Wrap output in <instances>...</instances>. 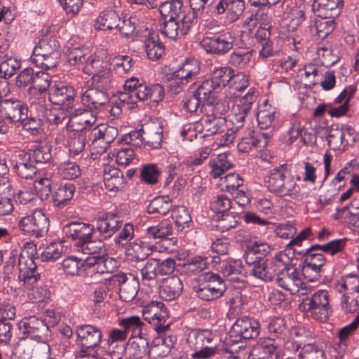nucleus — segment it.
Masks as SVG:
<instances>
[{
	"mask_svg": "<svg viewBox=\"0 0 359 359\" xmlns=\"http://www.w3.org/2000/svg\"><path fill=\"white\" fill-rule=\"evenodd\" d=\"M95 229L93 224L72 222L63 227V232L68 237L77 242L79 246L93 238Z\"/></svg>",
	"mask_w": 359,
	"mask_h": 359,
	"instance_id": "a211bd4d",
	"label": "nucleus"
},
{
	"mask_svg": "<svg viewBox=\"0 0 359 359\" xmlns=\"http://www.w3.org/2000/svg\"><path fill=\"white\" fill-rule=\"evenodd\" d=\"M10 184L6 179L0 181V215L10 214L13 210L11 200L8 197Z\"/></svg>",
	"mask_w": 359,
	"mask_h": 359,
	"instance_id": "5fc2aeb1",
	"label": "nucleus"
},
{
	"mask_svg": "<svg viewBox=\"0 0 359 359\" xmlns=\"http://www.w3.org/2000/svg\"><path fill=\"white\" fill-rule=\"evenodd\" d=\"M160 175L161 170L156 164H147L142 166L140 177L145 183L155 184L158 182Z\"/></svg>",
	"mask_w": 359,
	"mask_h": 359,
	"instance_id": "e2e57ef3",
	"label": "nucleus"
},
{
	"mask_svg": "<svg viewBox=\"0 0 359 359\" xmlns=\"http://www.w3.org/2000/svg\"><path fill=\"white\" fill-rule=\"evenodd\" d=\"M123 217L117 212H107L97 219L96 229L104 238L113 236L121 226Z\"/></svg>",
	"mask_w": 359,
	"mask_h": 359,
	"instance_id": "412c9836",
	"label": "nucleus"
},
{
	"mask_svg": "<svg viewBox=\"0 0 359 359\" xmlns=\"http://www.w3.org/2000/svg\"><path fill=\"white\" fill-rule=\"evenodd\" d=\"M316 18L311 21V28L322 39H325L335 27L334 18L323 17L320 11H316Z\"/></svg>",
	"mask_w": 359,
	"mask_h": 359,
	"instance_id": "c85d7f7f",
	"label": "nucleus"
},
{
	"mask_svg": "<svg viewBox=\"0 0 359 359\" xmlns=\"http://www.w3.org/2000/svg\"><path fill=\"white\" fill-rule=\"evenodd\" d=\"M243 271V264L240 260H230L224 263L221 267V272L224 277L231 282H238V275Z\"/></svg>",
	"mask_w": 359,
	"mask_h": 359,
	"instance_id": "de8ad7c7",
	"label": "nucleus"
},
{
	"mask_svg": "<svg viewBox=\"0 0 359 359\" xmlns=\"http://www.w3.org/2000/svg\"><path fill=\"white\" fill-rule=\"evenodd\" d=\"M74 117L77 119L78 123L82 126V131L90 128L97 121L96 116L91 111L85 109L76 110Z\"/></svg>",
	"mask_w": 359,
	"mask_h": 359,
	"instance_id": "69168bd1",
	"label": "nucleus"
},
{
	"mask_svg": "<svg viewBox=\"0 0 359 359\" xmlns=\"http://www.w3.org/2000/svg\"><path fill=\"white\" fill-rule=\"evenodd\" d=\"M215 11L221 15L225 12L230 22L237 20L245 10L244 0H219L216 4Z\"/></svg>",
	"mask_w": 359,
	"mask_h": 359,
	"instance_id": "393cba45",
	"label": "nucleus"
},
{
	"mask_svg": "<svg viewBox=\"0 0 359 359\" xmlns=\"http://www.w3.org/2000/svg\"><path fill=\"white\" fill-rule=\"evenodd\" d=\"M49 225L48 218L41 210H35L32 215L23 217L18 222L19 228L24 233L36 238L46 235Z\"/></svg>",
	"mask_w": 359,
	"mask_h": 359,
	"instance_id": "ddd939ff",
	"label": "nucleus"
},
{
	"mask_svg": "<svg viewBox=\"0 0 359 359\" xmlns=\"http://www.w3.org/2000/svg\"><path fill=\"white\" fill-rule=\"evenodd\" d=\"M213 339L212 333L208 330H193L187 337V343L194 350L203 348L211 343Z\"/></svg>",
	"mask_w": 359,
	"mask_h": 359,
	"instance_id": "f704fd0d",
	"label": "nucleus"
},
{
	"mask_svg": "<svg viewBox=\"0 0 359 359\" xmlns=\"http://www.w3.org/2000/svg\"><path fill=\"white\" fill-rule=\"evenodd\" d=\"M343 5V0H313L312 11H320L323 17L335 18L341 13Z\"/></svg>",
	"mask_w": 359,
	"mask_h": 359,
	"instance_id": "a878e982",
	"label": "nucleus"
},
{
	"mask_svg": "<svg viewBox=\"0 0 359 359\" xmlns=\"http://www.w3.org/2000/svg\"><path fill=\"white\" fill-rule=\"evenodd\" d=\"M88 48L83 47L69 48L66 52L67 62L70 65H83L89 54Z\"/></svg>",
	"mask_w": 359,
	"mask_h": 359,
	"instance_id": "864d4df0",
	"label": "nucleus"
},
{
	"mask_svg": "<svg viewBox=\"0 0 359 359\" xmlns=\"http://www.w3.org/2000/svg\"><path fill=\"white\" fill-rule=\"evenodd\" d=\"M66 250L62 242H52L42 252L41 258L46 262L55 261L59 259Z\"/></svg>",
	"mask_w": 359,
	"mask_h": 359,
	"instance_id": "4d7b16f0",
	"label": "nucleus"
},
{
	"mask_svg": "<svg viewBox=\"0 0 359 359\" xmlns=\"http://www.w3.org/2000/svg\"><path fill=\"white\" fill-rule=\"evenodd\" d=\"M57 50H59V45L56 39H42L34 46L31 61L34 63L38 59H42Z\"/></svg>",
	"mask_w": 359,
	"mask_h": 359,
	"instance_id": "2f4dec72",
	"label": "nucleus"
},
{
	"mask_svg": "<svg viewBox=\"0 0 359 359\" xmlns=\"http://www.w3.org/2000/svg\"><path fill=\"white\" fill-rule=\"evenodd\" d=\"M119 325L122 327L126 332H132L131 337H136L134 334L137 333L138 336L142 334L140 333V329L143 325L140 318L136 316H132L119 320Z\"/></svg>",
	"mask_w": 359,
	"mask_h": 359,
	"instance_id": "680f3d73",
	"label": "nucleus"
},
{
	"mask_svg": "<svg viewBox=\"0 0 359 359\" xmlns=\"http://www.w3.org/2000/svg\"><path fill=\"white\" fill-rule=\"evenodd\" d=\"M76 96L75 89L62 83H55L50 88L48 100L56 105L69 107L74 100Z\"/></svg>",
	"mask_w": 359,
	"mask_h": 359,
	"instance_id": "aec40b11",
	"label": "nucleus"
},
{
	"mask_svg": "<svg viewBox=\"0 0 359 359\" xmlns=\"http://www.w3.org/2000/svg\"><path fill=\"white\" fill-rule=\"evenodd\" d=\"M62 265L65 272L70 276L78 275L81 267H83L85 270H88L89 273L93 274L90 272L91 269L86 265L84 259H78L74 256L69 257L62 261Z\"/></svg>",
	"mask_w": 359,
	"mask_h": 359,
	"instance_id": "8fccbe9b",
	"label": "nucleus"
},
{
	"mask_svg": "<svg viewBox=\"0 0 359 359\" xmlns=\"http://www.w3.org/2000/svg\"><path fill=\"white\" fill-rule=\"evenodd\" d=\"M82 104L90 110H98L109 102V97L105 92L95 88H88L81 95Z\"/></svg>",
	"mask_w": 359,
	"mask_h": 359,
	"instance_id": "5701e85b",
	"label": "nucleus"
},
{
	"mask_svg": "<svg viewBox=\"0 0 359 359\" xmlns=\"http://www.w3.org/2000/svg\"><path fill=\"white\" fill-rule=\"evenodd\" d=\"M252 353L259 359H268L273 355L278 357V346L276 341L269 337L259 338L254 346Z\"/></svg>",
	"mask_w": 359,
	"mask_h": 359,
	"instance_id": "cd10ccee",
	"label": "nucleus"
},
{
	"mask_svg": "<svg viewBox=\"0 0 359 359\" xmlns=\"http://www.w3.org/2000/svg\"><path fill=\"white\" fill-rule=\"evenodd\" d=\"M103 180L106 189L109 191H117L125 184L123 172L111 166L105 167Z\"/></svg>",
	"mask_w": 359,
	"mask_h": 359,
	"instance_id": "7c9ffc66",
	"label": "nucleus"
},
{
	"mask_svg": "<svg viewBox=\"0 0 359 359\" xmlns=\"http://www.w3.org/2000/svg\"><path fill=\"white\" fill-rule=\"evenodd\" d=\"M86 135L84 131L72 132L68 135L67 147L69 156L72 158L82 156V153L86 146Z\"/></svg>",
	"mask_w": 359,
	"mask_h": 359,
	"instance_id": "473e14b6",
	"label": "nucleus"
},
{
	"mask_svg": "<svg viewBox=\"0 0 359 359\" xmlns=\"http://www.w3.org/2000/svg\"><path fill=\"white\" fill-rule=\"evenodd\" d=\"M286 259H288V255L284 252L278 253L274 260L268 264L262 258L257 264L252 265V268L248 269V272L250 275L263 280H272L276 277L280 262H285Z\"/></svg>",
	"mask_w": 359,
	"mask_h": 359,
	"instance_id": "2eb2a0df",
	"label": "nucleus"
},
{
	"mask_svg": "<svg viewBox=\"0 0 359 359\" xmlns=\"http://www.w3.org/2000/svg\"><path fill=\"white\" fill-rule=\"evenodd\" d=\"M80 248L82 253L87 255L84 259L87 267L91 269L90 272L94 274H104L110 272L107 264L112 259L109 257L107 248L102 240L90 238Z\"/></svg>",
	"mask_w": 359,
	"mask_h": 359,
	"instance_id": "39448f33",
	"label": "nucleus"
},
{
	"mask_svg": "<svg viewBox=\"0 0 359 359\" xmlns=\"http://www.w3.org/2000/svg\"><path fill=\"white\" fill-rule=\"evenodd\" d=\"M299 308L304 312L310 313L314 319L325 321L331 313L327 292L318 290L311 297L303 299Z\"/></svg>",
	"mask_w": 359,
	"mask_h": 359,
	"instance_id": "423d86ee",
	"label": "nucleus"
},
{
	"mask_svg": "<svg viewBox=\"0 0 359 359\" xmlns=\"http://www.w3.org/2000/svg\"><path fill=\"white\" fill-rule=\"evenodd\" d=\"M83 70L86 74L93 76L94 82L102 83V85L107 84L109 70L107 67V63L96 55L88 54Z\"/></svg>",
	"mask_w": 359,
	"mask_h": 359,
	"instance_id": "6ab92c4d",
	"label": "nucleus"
},
{
	"mask_svg": "<svg viewBox=\"0 0 359 359\" xmlns=\"http://www.w3.org/2000/svg\"><path fill=\"white\" fill-rule=\"evenodd\" d=\"M58 173L61 177L71 180L81 175V169L76 163L68 161L59 166Z\"/></svg>",
	"mask_w": 359,
	"mask_h": 359,
	"instance_id": "0e129e2a",
	"label": "nucleus"
},
{
	"mask_svg": "<svg viewBox=\"0 0 359 359\" xmlns=\"http://www.w3.org/2000/svg\"><path fill=\"white\" fill-rule=\"evenodd\" d=\"M143 316L158 334L165 333L169 329V313L163 302H151L144 308Z\"/></svg>",
	"mask_w": 359,
	"mask_h": 359,
	"instance_id": "f8f14e48",
	"label": "nucleus"
},
{
	"mask_svg": "<svg viewBox=\"0 0 359 359\" xmlns=\"http://www.w3.org/2000/svg\"><path fill=\"white\" fill-rule=\"evenodd\" d=\"M233 76V69L228 66L215 67L209 79L217 90L229 86Z\"/></svg>",
	"mask_w": 359,
	"mask_h": 359,
	"instance_id": "e433bc0d",
	"label": "nucleus"
},
{
	"mask_svg": "<svg viewBox=\"0 0 359 359\" xmlns=\"http://www.w3.org/2000/svg\"><path fill=\"white\" fill-rule=\"evenodd\" d=\"M172 201L168 196H160L154 198L147 206L149 214L165 215L171 210Z\"/></svg>",
	"mask_w": 359,
	"mask_h": 359,
	"instance_id": "a19ab883",
	"label": "nucleus"
},
{
	"mask_svg": "<svg viewBox=\"0 0 359 359\" xmlns=\"http://www.w3.org/2000/svg\"><path fill=\"white\" fill-rule=\"evenodd\" d=\"M201 124L205 132V136L213 135L224 131L226 119L224 116H207L202 119Z\"/></svg>",
	"mask_w": 359,
	"mask_h": 359,
	"instance_id": "79ce46f5",
	"label": "nucleus"
},
{
	"mask_svg": "<svg viewBox=\"0 0 359 359\" xmlns=\"http://www.w3.org/2000/svg\"><path fill=\"white\" fill-rule=\"evenodd\" d=\"M182 290L183 284L180 278L176 276H172L163 280L160 294L163 299L172 301L181 294Z\"/></svg>",
	"mask_w": 359,
	"mask_h": 359,
	"instance_id": "bb28decb",
	"label": "nucleus"
},
{
	"mask_svg": "<svg viewBox=\"0 0 359 359\" xmlns=\"http://www.w3.org/2000/svg\"><path fill=\"white\" fill-rule=\"evenodd\" d=\"M145 50L148 58L151 60H158L164 54V46L159 41L156 32H150L145 39Z\"/></svg>",
	"mask_w": 359,
	"mask_h": 359,
	"instance_id": "c9c22d12",
	"label": "nucleus"
},
{
	"mask_svg": "<svg viewBox=\"0 0 359 359\" xmlns=\"http://www.w3.org/2000/svg\"><path fill=\"white\" fill-rule=\"evenodd\" d=\"M74 185L71 182L60 184L53 194V205L57 208L67 206L74 196Z\"/></svg>",
	"mask_w": 359,
	"mask_h": 359,
	"instance_id": "c756f323",
	"label": "nucleus"
},
{
	"mask_svg": "<svg viewBox=\"0 0 359 359\" xmlns=\"http://www.w3.org/2000/svg\"><path fill=\"white\" fill-rule=\"evenodd\" d=\"M249 81L246 75L242 72L235 74L231 79L229 86L224 90V94L226 99L232 100L234 104L232 107L230 121L238 129L243 128L248 114L250 113L256 96L252 88L242 96L243 92L248 87Z\"/></svg>",
	"mask_w": 359,
	"mask_h": 359,
	"instance_id": "f03ea898",
	"label": "nucleus"
},
{
	"mask_svg": "<svg viewBox=\"0 0 359 359\" xmlns=\"http://www.w3.org/2000/svg\"><path fill=\"white\" fill-rule=\"evenodd\" d=\"M159 12L163 20L161 33L172 39L187 34L197 23L194 11L184 6L182 0L162 3Z\"/></svg>",
	"mask_w": 359,
	"mask_h": 359,
	"instance_id": "f257e3e1",
	"label": "nucleus"
},
{
	"mask_svg": "<svg viewBox=\"0 0 359 359\" xmlns=\"http://www.w3.org/2000/svg\"><path fill=\"white\" fill-rule=\"evenodd\" d=\"M20 332L25 337H30L38 342L43 344L46 350H49V346L46 344L48 339V333L50 332L48 326L41 318L35 316L23 318L18 323Z\"/></svg>",
	"mask_w": 359,
	"mask_h": 359,
	"instance_id": "1a4fd4ad",
	"label": "nucleus"
},
{
	"mask_svg": "<svg viewBox=\"0 0 359 359\" xmlns=\"http://www.w3.org/2000/svg\"><path fill=\"white\" fill-rule=\"evenodd\" d=\"M8 254V259L4 265L5 273L12 272L18 259V278L20 280L27 285H32L40 278L41 273L34 262L36 248L34 243H27L25 249L20 255L16 249L11 250Z\"/></svg>",
	"mask_w": 359,
	"mask_h": 359,
	"instance_id": "7ed1b4c3",
	"label": "nucleus"
},
{
	"mask_svg": "<svg viewBox=\"0 0 359 359\" xmlns=\"http://www.w3.org/2000/svg\"><path fill=\"white\" fill-rule=\"evenodd\" d=\"M1 115L11 123H18L25 113H28L26 104L18 100L5 99L0 102Z\"/></svg>",
	"mask_w": 359,
	"mask_h": 359,
	"instance_id": "4be33fe9",
	"label": "nucleus"
},
{
	"mask_svg": "<svg viewBox=\"0 0 359 359\" xmlns=\"http://www.w3.org/2000/svg\"><path fill=\"white\" fill-rule=\"evenodd\" d=\"M199 72V62L192 59L184 62L174 73V76L175 78L183 79L190 82L198 74Z\"/></svg>",
	"mask_w": 359,
	"mask_h": 359,
	"instance_id": "ea45409f",
	"label": "nucleus"
},
{
	"mask_svg": "<svg viewBox=\"0 0 359 359\" xmlns=\"http://www.w3.org/2000/svg\"><path fill=\"white\" fill-rule=\"evenodd\" d=\"M334 218L353 226L359 221V211L352 212L349 206H345L337 210Z\"/></svg>",
	"mask_w": 359,
	"mask_h": 359,
	"instance_id": "774afa93",
	"label": "nucleus"
},
{
	"mask_svg": "<svg viewBox=\"0 0 359 359\" xmlns=\"http://www.w3.org/2000/svg\"><path fill=\"white\" fill-rule=\"evenodd\" d=\"M298 357L299 359H325L323 350L316 343L304 344Z\"/></svg>",
	"mask_w": 359,
	"mask_h": 359,
	"instance_id": "13d9d810",
	"label": "nucleus"
},
{
	"mask_svg": "<svg viewBox=\"0 0 359 359\" xmlns=\"http://www.w3.org/2000/svg\"><path fill=\"white\" fill-rule=\"evenodd\" d=\"M234 38L229 32H222L210 36L204 37L200 44L208 53L224 55L233 46Z\"/></svg>",
	"mask_w": 359,
	"mask_h": 359,
	"instance_id": "4468645a",
	"label": "nucleus"
},
{
	"mask_svg": "<svg viewBox=\"0 0 359 359\" xmlns=\"http://www.w3.org/2000/svg\"><path fill=\"white\" fill-rule=\"evenodd\" d=\"M121 18L114 10H107L101 12L95 20V29L97 30H111L116 29Z\"/></svg>",
	"mask_w": 359,
	"mask_h": 359,
	"instance_id": "72a5a7b5",
	"label": "nucleus"
},
{
	"mask_svg": "<svg viewBox=\"0 0 359 359\" xmlns=\"http://www.w3.org/2000/svg\"><path fill=\"white\" fill-rule=\"evenodd\" d=\"M346 243L345 239L332 240L324 245H313L306 249L305 252H298L299 255H304V261L315 264L318 267L323 268L325 264V258L322 253L313 252L315 250H320L325 253L334 255L343 250Z\"/></svg>",
	"mask_w": 359,
	"mask_h": 359,
	"instance_id": "9b49d317",
	"label": "nucleus"
},
{
	"mask_svg": "<svg viewBox=\"0 0 359 359\" xmlns=\"http://www.w3.org/2000/svg\"><path fill=\"white\" fill-rule=\"evenodd\" d=\"M25 130L30 135H36L41 130V121L39 118L29 117L28 113H25L22 119L18 122Z\"/></svg>",
	"mask_w": 359,
	"mask_h": 359,
	"instance_id": "338daca9",
	"label": "nucleus"
},
{
	"mask_svg": "<svg viewBox=\"0 0 359 359\" xmlns=\"http://www.w3.org/2000/svg\"><path fill=\"white\" fill-rule=\"evenodd\" d=\"M290 258L285 262H280V265L276 271V281L280 287L289 291L291 294L300 292L304 295V290L302 287L303 285L302 280L294 266L288 263Z\"/></svg>",
	"mask_w": 359,
	"mask_h": 359,
	"instance_id": "0eeeda50",
	"label": "nucleus"
},
{
	"mask_svg": "<svg viewBox=\"0 0 359 359\" xmlns=\"http://www.w3.org/2000/svg\"><path fill=\"white\" fill-rule=\"evenodd\" d=\"M51 144L48 141L37 143L29 149L35 163H46L52 158Z\"/></svg>",
	"mask_w": 359,
	"mask_h": 359,
	"instance_id": "58836bf2",
	"label": "nucleus"
},
{
	"mask_svg": "<svg viewBox=\"0 0 359 359\" xmlns=\"http://www.w3.org/2000/svg\"><path fill=\"white\" fill-rule=\"evenodd\" d=\"M176 263L174 259L149 258L140 270L142 282L146 284L154 281L158 275L171 274L175 269Z\"/></svg>",
	"mask_w": 359,
	"mask_h": 359,
	"instance_id": "9d476101",
	"label": "nucleus"
},
{
	"mask_svg": "<svg viewBox=\"0 0 359 359\" xmlns=\"http://www.w3.org/2000/svg\"><path fill=\"white\" fill-rule=\"evenodd\" d=\"M153 247L148 243L136 239L126 248V255L128 260L139 262L144 261L152 253Z\"/></svg>",
	"mask_w": 359,
	"mask_h": 359,
	"instance_id": "b1692460",
	"label": "nucleus"
},
{
	"mask_svg": "<svg viewBox=\"0 0 359 359\" xmlns=\"http://www.w3.org/2000/svg\"><path fill=\"white\" fill-rule=\"evenodd\" d=\"M114 283L119 287V297L126 302L133 301L139 290V280L132 274L124 273H116L109 278Z\"/></svg>",
	"mask_w": 359,
	"mask_h": 359,
	"instance_id": "dca6fc26",
	"label": "nucleus"
},
{
	"mask_svg": "<svg viewBox=\"0 0 359 359\" xmlns=\"http://www.w3.org/2000/svg\"><path fill=\"white\" fill-rule=\"evenodd\" d=\"M260 332V324L252 317L238 318L231 329V334L243 339H252L257 337Z\"/></svg>",
	"mask_w": 359,
	"mask_h": 359,
	"instance_id": "f3484780",
	"label": "nucleus"
},
{
	"mask_svg": "<svg viewBox=\"0 0 359 359\" xmlns=\"http://www.w3.org/2000/svg\"><path fill=\"white\" fill-rule=\"evenodd\" d=\"M147 232L155 239H164L172 234L173 226L170 220L164 219L157 225L147 228Z\"/></svg>",
	"mask_w": 359,
	"mask_h": 359,
	"instance_id": "a18cd8bd",
	"label": "nucleus"
},
{
	"mask_svg": "<svg viewBox=\"0 0 359 359\" xmlns=\"http://www.w3.org/2000/svg\"><path fill=\"white\" fill-rule=\"evenodd\" d=\"M118 135V132L116 128L106 124H100L91 131L93 142L102 140L107 145L111 143Z\"/></svg>",
	"mask_w": 359,
	"mask_h": 359,
	"instance_id": "4c0bfd02",
	"label": "nucleus"
},
{
	"mask_svg": "<svg viewBox=\"0 0 359 359\" xmlns=\"http://www.w3.org/2000/svg\"><path fill=\"white\" fill-rule=\"evenodd\" d=\"M252 57V51L237 49L231 53L229 64L239 69H245L250 66Z\"/></svg>",
	"mask_w": 359,
	"mask_h": 359,
	"instance_id": "37998d69",
	"label": "nucleus"
},
{
	"mask_svg": "<svg viewBox=\"0 0 359 359\" xmlns=\"http://www.w3.org/2000/svg\"><path fill=\"white\" fill-rule=\"evenodd\" d=\"M76 342L80 346L79 352L81 358L89 357L90 352L99 346L102 337L101 330L93 325L85 324L78 325L76 328Z\"/></svg>",
	"mask_w": 359,
	"mask_h": 359,
	"instance_id": "6e6552de",
	"label": "nucleus"
},
{
	"mask_svg": "<svg viewBox=\"0 0 359 359\" xmlns=\"http://www.w3.org/2000/svg\"><path fill=\"white\" fill-rule=\"evenodd\" d=\"M217 90L210 80L206 79L197 86L194 93L207 104L214 102V98L215 97V91Z\"/></svg>",
	"mask_w": 359,
	"mask_h": 359,
	"instance_id": "49530a36",
	"label": "nucleus"
},
{
	"mask_svg": "<svg viewBox=\"0 0 359 359\" xmlns=\"http://www.w3.org/2000/svg\"><path fill=\"white\" fill-rule=\"evenodd\" d=\"M359 307V292H348L341 298V308L346 313H353Z\"/></svg>",
	"mask_w": 359,
	"mask_h": 359,
	"instance_id": "052dcab7",
	"label": "nucleus"
},
{
	"mask_svg": "<svg viewBox=\"0 0 359 359\" xmlns=\"http://www.w3.org/2000/svg\"><path fill=\"white\" fill-rule=\"evenodd\" d=\"M211 151V148L208 147H203L198 154H196L194 156L189 157L186 161L180 163V166L182 170L188 172L192 171L194 170V167L201 165L204 161L208 158Z\"/></svg>",
	"mask_w": 359,
	"mask_h": 359,
	"instance_id": "603ef678",
	"label": "nucleus"
},
{
	"mask_svg": "<svg viewBox=\"0 0 359 359\" xmlns=\"http://www.w3.org/2000/svg\"><path fill=\"white\" fill-rule=\"evenodd\" d=\"M209 165L211 168L210 174L214 178L220 177L225 171L232 167L231 163L228 161L227 156L224 154H219L215 158L210 161Z\"/></svg>",
	"mask_w": 359,
	"mask_h": 359,
	"instance_id": "3c124183",
	"label": "nucleus"
},
{
	"mask_svg": "<svg viewBox=\"0 0 359 359\" xmlns=\"http://www.w3.org/2000/svg\"><path fill=\"white\" fill-rule=\"evenodd\" d=\"M206 257L196 256L189 259L183 265V270L188 276H194L203 271L208 266Z\"/></svg>",
	"mask_w": 359,
	"mask_h": 359,
	"instance_id": "09e8293b",
	"label": "nucleus"
},
{
	"mask_svg": "<svg viewBox=\"0 0 359 359\" xmlns=\"http://www.w3.org/2000/svg\"><path fill=\"white\" fill-rule=\"evenodd\" d=\"M265 184L271 193L280 198H294L299 192V186L287 164L270 170L266 176Z\"/></svg>",
	"mask_w": 359,
	"mask_h": 359,
	"instance_id": "20e7f679",
	"label": "nucleus"
},
{
	"mask_svg": "<svg viewBox=\"0 0 359 359\" xmlns=\"http://www.w3.org/2000/svg\"><path fill=\"white\" fill-rule=\"evenodd\" d=\"M135 338V339L130 344L128 351L133 359H142L150 352L149 341L143 334Z\"/></svg>",
	"mask_w": 359,
	"mask_h": 359,
	"instance_id": "c03bdc74",
	"label": "nucleus"
},
{
	"mask_svg": "<svg viewBox=\"0 0 359 359\" xmlns=\"http://www.w3.org/2000/svg\"><path fill=\"white\" fill-rule=\"evenodd\" d=\"M210 209L215 213L224 214L232 206L231 199L224 194L214 196L210 201Z\"/></svg>",
	"mask_w": 359,
	"mask_h": 359,
	"instance_id": "6e6d98bb",
	"label": "nucleus"
},
{
	"mask_svg": "<svg viewBox=\"0 0 359 359\" xmlns=\"http://www.w3.org/2000/svg\"><path fill=\"white\" fill-rule=\"evenodd\" d=\"M28 101L30 104L41 112H44L46 108V92L29 88L28 92Z\"/></svg>",
	"mask_w": 359,
	"mask_h": 359,
	"instance_id": "bf43d9fd",
	"label": "nucleus"
}]
</instances>
